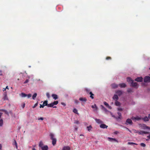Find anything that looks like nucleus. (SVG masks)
<instances>
[{
  "label": "nucleus",
  "mask_w": 150,
  "mask_h": 150,
  "mask_svg": "<svg viewBox=\"0 0 150 150\" xmlns=\"http://www.w3.org/2000/svg\"><path fill=\"white\" fill-rule=\"evenodd\" d=\"M51 139L52 140V144L53 145H54L56 143L57 140L55 138H54V135L52 133H51L50 134Z\"/></svg>",
  "instance_id": "f257e3e1"
},
{
  "label": "nucleus",
  "mask_w": 150,
  "mask_h": 150,
  "mask_svg": "<svg viewBox=\"0 0 150 150\" xmlns=\"http://www.w3.org/2000/svg\"><path fill=\"white\" fill-rule=\"evenodd\" d=\"M144 81L145 82H150V77L149 76H146L144 78Z\"/></svg>",
  "instance_id": "f03ea898"
},
{
  "label": "nucleus",
  "mask_w": 150,
  "mask_h": 150,
  "mask_svg": "<svg viewBox=\"0 0 150 150\" xmlns=\"http://www.w3.org/2000/svg\"><path fill=\"white\" fill-rule=\"evenodd\" d=\"M108 141H109L110 142H112L113 141H114L115 142H116L117 143L118 142V141L116 139H115V138H113L109 137L108 138Z\"/></svg>",
  "instance_id": "7ed1b4c3"
},
{
  "label": "nucleus",
  "mask_w": 150,
  "mask_h": 150,
  "mask_svg": "<svg viewBox=\"0 0 150 150\" xmlns=\"http://www.w3.org/2000/svg\"><path fill=\"white\" fill-rule=\"evenodd\" d=\"M125 123L127 125L129 124L130 125H132V122L131 119H128L127 120Z\"/></svg>",
  "instance_id": "20e7f679"
},
{
  "label": "nucleus",
  "mask_w": 150,
  "mask_h": 150,
  "mask_svg": "<svg viewBox=\"0 0 150 150\" xmlns=\"http://www.w3.org/2000/svg\"><path fill=\"white\" fill-rule=\"evenodd\" d=\"M131 119L132 120H139L142 119V117L137 116L136 117H131Z\"/></svg>",
  "instance_id": "39448f33"
},
{
  "label": "nucleus",
  "mask_w": 150,
  "mask_h": 150,
  "mask_svg": "<svg viewBox=\"0 0 150 150\" xmlns=\"http://www.w3.org/2000/svg\"><path fill=\"white\" fill-rule=\"evenodd\" d=\"M131 86L133 87L136 88H137V83L136 82H134L133 81H132Z\"/></svg>",
  "instance_id": "423d86ee"
},
{
  "label": "nucleus",
  "mask_w": 150,
  "mask_h": 150,
  "mask_svg": "<svg viewBox=\"0 0 150 150\" xmlns=\"http://www.w3.org/2000/svg\"><path fill=\"white\" fill-rule=\"evenodd\" d=\"M48 101L47 100H46L44 101L43 103V104L42 105L40 104V108H43V107L45 106H46V104H47Z\"/></svg>",
  "instance_id": "0eeeda50"
},
{
  "label": "nucleus",
  "mask_w": 150,
  "mask_h": 150,
  "mask_svg": "<svg viewBox=\"0 0 150 150\" xmlns=\"http://www.w3.org/2000/svg\"><path fill=\"white\" fill-rule=\"evenodd\" d=\"M142 128V129H150V127L146 126L145 125L143 124L141 126Z\"/></svg>",
  "instance_id": "6e6552de"
},
{
  "label": "nucleus",
  "mask_w": 150,
  "mask_h": 150,
  "mask_svg": "<svg viewBox=\"0 0 150 150\" xmlns=\"http://www.w3.org/2000/svg\"><path fill=\"white\" fill-rule=\"evenodd\" d=\"M143 78L141 77H138L135 79V80L138 82H142L143 81Z\"/></svg>",
  "instance_id": "1a4fd4ad"
},
{
  "label": "nucleus",
  "mask_w": 150,
  "mask_h": 150,
  "mask_svg": "<svg viewBox=\"0 0 150 150\" xmlns=\"http://www.w3.org/2000/svg\"><path fill=\"white\" fill-rule=\"evenodd\" d=\"M79 100L82 102H85L87 100V99L85 98H79Z\"/></svg>",
  "instance_id": "9d476101"
},
{
  "label": "nucleus",
  "mask_w": 150,
  "mask_h": 150,
  "mask_svg": "<svg viewBox=\"0 0 150 150\" xmlns=\"http://www.w3.org/2000/svg\"><path fill=\"white\" fill-rule=\"evenodd\" d=\"M100 128H102L105 129L107 128L108 127V126H107L105 124H102L100 125Z\"/></svg>",
  "instance_id": "9b49d317"
},
{
  "label": "nucleus",
  "mask_w": 150,
  "mask_h": 150,
  "mask_svg": "<svg viewBox=\"0 0 150 150\" xmlns=\"http://www.w3.org/2000/svg\"><path fill=\"white\" fill-rule=\"evenodd\" d=\"M119 85L121 88H125L126 86V84L124 83H120Z\"/></svg>",
  "instance_id": "f8f14e48"
},
{
  "label": "nucleus",
  "mask_w": 150,
  "mask_h": 150,
  "mask_svg": "<svg viewBox=\"0 0 150 150\" xmlns=\"http://www.w3.org/2000/svg\"><path fill=\"white\" fill-rule=\"evenodd\" d=\"M112 98L113 100H115V101H117L118 99V97L117 95L115 94L113 96Z\"/></svg>",
  "instance_id": "ddd939ff"
},
{
  "label": "nucleus",
  "mask_w": 150,
  "mask_h": 150,
  "mask_svg": "<svg viewBox=\"0 0 150 150\" xmlns=\"http://www.w3.org/2000/svg\"><path fill=\"white\" fill-rule=\"evenodd\" d=\"M116 93L120 96L122 94V92L121 91L118 90L116 92Z\"/></svg>",
  "instance_id": "4468645a"
},
{
  "label": "nucleus",
  "mask_w": 150,
  "mask_h": 150,
  "mask_svg": "<svg viewBox=\"0 0 150 150\" xmlns=\"http://www.w3.org/2000/svg\"><path fill=\"white\" fill-rule=\"evenodd\" d=\"M142 119L145 122L148 121L149 120L148 117L147 116H145L144 117L142 118Z\"/></svg>",
  "instance_id": "2eb2a0df"
},
{
  "label": "nucleus",
  "mask_w": 150,
  "mask_h": 150,
  "mask_svg": "<svg viewBox=\"0 0 150 150\" xmlns=\"http://www.w3.org/2000/svg\"><path fill=\"white\" fill-rule=\"evenodd\" d=\"M70 147L68 146H64L62 150H70Z\"/></svg>",
  "instance_id": "dca6fc26"
},
{
  "label": "nucleus",
  "mask_w": 150,
  "mask_h": 150,
  "mask_svg": "<svg viewBox=\"0 0 150 150\" xmlns=\"http://www.w3.org/2000/svg\"><path fill=\"white\" fill-rule=\"evenodd\" d=\"M111 86L113 88H115L118 87V85L115 83H113L111 85Z\"/></svg>",
  "instance_id": "f3484780"
},
{
  "label": "nucleus",
  "mask_w": 150,
  "mask_h": 150,
  "mask_svg": "<svg viewBox=\"0 0 150 150\" xmlns=\"http://www.w3.org/2000/svg\"><path fill=\"white\" fill-rule=\"evenodd\" d=\"M103 103L107 107H108L110 109L111 108V107L110 106L109 104L106 102H104Z\"/></svg>",
  "instance_id": "a211bd4d"
},
{
  "label": "nucleus",
  "mask_w": 150,
  "mask_h": 150,
  "mask_svg": "<svg viewBox=\"0 0 150 150\" xmlns=\"http://www.w3.org/2000/svg\"><path fill=\"white\" fill-rule=\"evenodd\" d=\"M95 120L96 122L98 124H101L103 123V122L100 119L96 118L95 119Z\"/></svg>",
  "instance_id": "6ab92c4d"
},
{
  "label": "nucleus",
  "mask_w": 150,
  "mask_h": 150,
  "mask_svg": "<svg viewBox=\"0 0 150 150\" xmlns=\"http://www.w3.org/2000/svg\"><path fill=\"white\" fill-rule=\"evenodd\" d=\"M52 96L53 98V99H54L55 100H56L57 99V96L54 94H53L52 95Z\"/></svg>",
  "instance_id": "aec40b11"
},
{
  "label": "nucleus",
  "mask_w": 150,
  "mask_h": 150,
  "mask_svg": "<svg viewBox=\"0 0 150 150\" xmlns=\"http://www.w3.org/2000/svg\"><path fill=\"white\" fill-rule=\"evenodd\" d=\"M42 150H47L48 149V147L47 145L43 146L41 148Z\"/></svg>",
  "instance_id": "412c9836"
},
{
  "label": "nucleus",
  "mask_w": 150,
  "mask_h": 150,
  "mask_svg": "<svg viewBox=\"0 0 150 150\" xmlns=\"http://www.w3.org/2000/svg\"><path fill=\"white\" fill-rule=\"evenodd\" d=\"M46 106H47V107H53L54 106L52 103H51L49 104H48L47 103V104H46Z\"/></svg>",
  "instance_id": "4be33fe9"
},
{
  "label": "nucleus",
  "mask_w": 150,
  "mask_h": 150,
  "mask_svg": "<svg viewBox=\"0 0 150 150\" xmlns=\"http://www.w3.org/2000/svg\"><path fill=\"white\" fill-rule=\"evenodd\" d=\"M89 94L90 95V97L92 99L94 98V94H93L91 92H89Z\"/></svg>",
  "instance_id": "5701e85b"
},
{
  "label": "nucleus",
  "mask_w": 150,
  "mask_h": 150,
  "mask_svg": "<svg viewBox=\"0 0 150 150\" xmlns=\"http://www.w3.org/2000/svg\"><path fill=\"white\" fill-rule=\"evenodd\" d=\"M39 146L41 148L44 146L43 143L42 141H41L40 142Z\"/></svg>",
  "instance_id": "b1692460"
},
{
  "label": "nucleus",
  "mask_w": 150,
  "mask_h": 150,
  "mask_svg": "<svg viewBox=\"0 0 150 150\" xmlns=\"http://www.w3.org/2000/svg\"><path fill=\"white\" fill-rule=\"evenodd\" d=\"M21 96L22 97H25L27 96V94L23 93H21Z\"/></svg>",
  "instance_id": "393cba45"
},
{
  "label": "nucleus",
  "mask_w": 150,
  "mask_h": 150,
  "mask_svg": "<svg viewBox=\"0 0 150 150\" xmlns=\"http://www.w3.org/2000/svg\"><path fill=\"white\" fill-rule=\"evenodd\" d=\"M115 105L117 106H120V103L117 100L115 101Z\"/></svg>",
  "instance_id": "a878e982"
},
{
  "label": "nucleus",
  "mask_w": 150,
  "mask_h": 150,
  "mask_svg": "<svg viewBox=\"0 0 150 150\" xmlns=\"http://www.w3.org/2000/svg\"><path fill=\"white\" fill-rule=\"evenodd\" d=\"M92 128V127L91 125H90L89 126H87V128L88 131L90 132L91 130V129Z\"/></svg>",
  "instance_id": "bb28decb"
},
{
  "label": "nucleus",
  "mask_w": 150,
  "mask_h": 150,
  "mask_svg": "<svg viewBox=\"0 0 150 150\" xmlns=\"http://www.w3.org/2000/svg\"><path fill=\"white\" fill-rule=\"evenodd\" d=\"M133 81L132 80H131V79L130 77H127V81L129 82L132 83V81Z\"/></svg>",
  "instance_id": "cd10ccee"
},
{
  "label": "nucleus",
  "mask_w": 150,
  "mask_h": 150,
  "mask_svg": "<svg viewBox=\"0 0 150 150\" xmlns=\"http://www.w3.org/2000/svg\"><path fill=\"white\" fill-rule=\"evenodd\" d=\"M37 95V94L36 93H35L33 96L32 98L34 100L35 98L36 97Z\"/></svg>",
  "instance_id": "c85d7f7f"
},
{
  "label": "nucleus",
  "mask_w": 150,
  "mask_h": 150,
  "mask_svg": "<svg viewBox=\"0 0 150 150\" xmlns=\"http://www.w3.org/2000/svg\"><path fill=\"white\" fill-rule=\"evenodd\" d=\"M91 108H96V110H97L98 109V108L96 106V104H94V105H92Z\"/></svg>",
  "instance_id": "c756f323"
},
{
  "label": "nucleus",
  "mask_w": 150,
  "mask_h": 150,
  "mask_svg": "<svg viewBox=\"0 0 150 150\" xmlns=\"http://www.w3.org/2000/svg\"><path fill=\"white\" fill-rule=\"evenodd\" d=\"M3 123V120L2 119H1L0 120V126H2Z\"/></svg>",
  "instance_id": "7c9ffc66"
},
{
  "label": "nucleus",
  "mask_w": 150,
  "mask_h": 150,
  "mask_svg": "<svg viewBox=\"0 0 150 150\" xmlns=\"http://www.w3.org/2000/svg\"><path fill=\"white\" fill-rule=\"evenodd\" d=\"M4 100H8V97H7V95L6 94H5L4 95Z\"/></svg>",
  "instance_id": "2f4dec72"
},
{
  "label": "nucleus",
  "mask_w": 150,
  "mask_h": 150,
  "mask_svg": "<svg viewBox=\"0 0 150 150\" xmlns=\"http://www.w3.org/2000/svg\"><path fill=\"white\" fill-rule=\"evenodd\" d=\"M73 112L76 114H78V111L77 109L76 108H74L73 110Z\"/></svg>",
  "instance_id": "473e14b6"
},
{
  "label": "nucleus",
  "mask_w": 150,
  "mask_h": 150,
  "mask_svg": "<svg viewBox=\"0 0 150 150\" xmlns=\"http://www.w3.org/2000/svg\"><path fill=\"white\" fill-rule=\"evenodd\" d=\"M127 92L128 93H131L133 92L132 89L131 88H129L127 90Z\"/></svg>",
  "instance_id": "72a5a7b5"
},
{
  "label": "nucleus",
  "mask_w": 150,
  "mask_h": 150,
  "mask_svg": "<svg viewBox=\"0 0 150 150\" xmlns=\"http://www.w3.org/2000/svg\"><path fill=\"white\" fill-rule=\"evenodd\" d=\"M58 101H54L53 103H52L53 105H57L58 104Z\"/></svg>",
  "instance_id": "f704fd0d"
},
{
  "label": "nucleus",
  "mask_w": 150,
  "mask_h": 150,
  "mask_svg": "<svg viewBox=\"0 0 150 150\" xmlns=\"http://www.w3.org/2000/svg\"><path fill=\"white\" fill-rule=\"evenodd\" d=\"M140 145L141 146L143 147H145L146 146V144H144V143H141L140 144Z\"/></svg>",
  "instance_id": "c9c22d12"
},
{
  "label": "nucleus",
  "mask_w": 150,
  "mask_h": 150,
  "mask_svg": "<svg viewBox=\"0 0 150 150\" xmlns=\"http://www.w3.org/2000/svg\"><path fill=\"white\" fill-rule=\"evenodd\" d=\"M117 114L119 116L118 118L120 119V117H121V113L120 112H118Z\"/></svg>",
  "instance_id": "e433bc0d"
},
{
  "label": "nucleus",
  "mask_w": 150,
  "mask_h": 150,
  "mask_svg": "<svg viewBox=\"0 0 150 150\" xmlns=\"http://www.w3.org/2000/svg\"><path fill=\"white\" fill-rule=\"evenodd\" d=\"M138 134H144V131H141L138 132Z\"/></svg>",
  "instance_id": "4c0bfd02"
},
{
  "label": "nucleus",
  "mask_w": 150,
  "mask_h": 150,
  "mask_svg": "<svg viewBox=\"0 0 150 150\" xmlns=\"http://www.w3.org/2000/svg\"><path fill=\"white\" fill-rule=\"evenodd\" d=\"M128 144H130V145H132V144L137 145V144H136L134 143V142H128Z\"/></svg>",
  "instance_id": "58836bf2"
},
{
  "label": "nucleus",
  "mask_w": 150,
  "mask_h": 150,
  "mask_svg": "<svg viewBox=\"0 0 150 150\" xmlns=\"http://www.w3.org/2000/svg\"><path fill=\"white\" fill-rule=\"evenodd\" d=\"M38 105V102H37L36 103H35V104L34 106H33V108H35Z\"/></svg>",
  "instance_id": "ea45409f"
},
{
  "label": "nucleus",
  "mask_w": 150,
  "mask_h": 150,
  "mask_svg": "<svg viewBox=\"0 0 150 150\" xmlns=\"http://www.w3.org/2000/svg\"><path fill=\"white\" fill-rule=\"evenodd\" d=\"M46 96L48 98H49L50 97V95L48 93H47L46 94Z\"/></svg>",
  "instance_id": "a19ab883"
},
{
  "label": "nucleus",
  "mask_w": 150,
  "mask_h": 150,
  "mask_svg": "<svg viewBox=\"0 0 150 150\" xmlns=\"http://www.w3.org/2000/svg\"><path fill=\"white\" fill-rule=\"evenodd\" d=\"M31 94H29L28 95H27V97L28 98H29L30 97H31Z\"/></svg>",
  "instance_id": "79ce46f5"
},
{
  "label": "nucleus",
  "mask_w": 150,
  "mask_h": 150,
  "mask_svg": "<svg viewBox=\"0 0 150 150\" xmlns=\"http://www.w3.org/2000/svg\"><path fill=\"white\" fill-rule=\"evenodd\" d=\"M111 59V58L110 57H107L106 58V60Z\"/></svg>",
  "instance_id": "37998d69"
},
{
  "label": "nucleus",
  "mask_w": 150,
  "mask_h": 150,
  "mask_svg": "<svg viewBox=\"0 0 150 150\" xmlns=\"http://www.w3.org/2000/svg\"><path fill=\"white\" fill-rule=\"evenodd\" d=\"M29 81V80L28 79H26L25 81L24 82V84H25L28 83Z\"/></svg>",
  "instance_id": "c03bdc74"
},
{
  "label": "nucleus",
  "mask_w": 150,
  "mask_h": 150,
  "mask_svg": "<svg viewBox=\"0 0 150 150\" xmlns=\"http://www.w3.org/2000/svg\"><path fill=\"white\" fill-rule=\"evenodd\" d=\"M101 106L103 109L104 110H106V109L103 105H101Z\"/></svg>",
  "instance_id": "a18cd8bd"
},
{
  "label": "nucleus",
  "mask_w": 150,
  "mask_h": 150,
  "mask_svg": "<svg viewBox=\"0 0 150 150\" xmlns=\"http://www.w3.org/2000/svg\"><path fill=\"white\" fill-rule=\"evenodd\" d=\"M74 123L76 124H79V122L78 121V120H76L75 121V122Z\"/></svg>",
  "instance_id": "49530a36"
},
{
  "label": "nucleus",
  "mask_w": 150,
  "mask_h": 150,
  "mask_svg": "<svg viewBox=\"0 0 150 150\" xmlns=\"http://www.w3.org/2000/svg\"><path fill=\"white\" fill-rule=\"evenodd\" d=\"M43 119H44L42 117H40L38 118V120H43Z\"/></svg>",
  "instance_id": "de8ad7c7"
},
{
  "label": "nucleus",
  "mask_w": 150,
  "mask_h": 150,
  "mask_svg": "<svg viewBox=\"0 0 150 150\" xmlns=\"http://www.w3.org/2000/svg\"><path fill=\"white\" fill-rule=\"evenodd\" d=\"M149 133V132H145L144 131V134H148Z\"/></svg>",
  "instance_id": "09e8293b"
},
{
  "label": "nucleus",
  "mask_w": 150,
  "mask_h": 150,
  "mask_svg": "<svg viewBox=\"0 0 150 150\" xmlns=\"http://www.w3.org/2000/svg\"><path fill=\"white\" fill-rule=\"evenodd\" d=\"M85 90H86V92L87 93H89V90H88V89H85Z\"/></svg>",
  "instance_id": "8fccbe9b"
},
{
  "label": "nucleus",
  "mask_w": 150,
  "mask_h": 150,
  "mask_svg": "<svg viewBox=\"0 0 150 150\" xmlns=\"http://www.w3.org/2000/svg\"><path fill=\"white\" fill-rule=\"evenodd\" d=\"M75 102L77 104H78L79 103L78 101L77 100H75Z\"/></svg>",
  "instance_id": "3c124183"
},
{
  "label": "nucleus",
  "mask_w": 150,
  "mask_h": 150,
  "mask_svg": "<svg viewBox=\"0 0 150 150\" xmlns=\"http://www.w3.org/2000/svg\"><path fill=\"white\" fill-rule=\"evenodd\" d=\"M14 144H15V145H16L17 144V142H16V140H14Z\"/></svg>",
  "instance_id": "603ef678"
},
{
  "label": "nucleus",
  "mask_w": 150,
  "mask_h": 150,
  "mask_svg": "<svg viewBox=\"0 0 150 150\" xmlns=\"http://www.w3.org/2000/svg\"><path fill=\"white\" fill-rule=\"evenodd\" d=\"M61 104L62 105H63L64 106H65L66 105V104L64 103H62Z\"/></svg>",
  "instance_id": "864d4df0"
},
{
  "label": "nucleus",
  "mask_w": 150,
  "mask_h": 150,
  "mask_svg": "<svg viewBox=\"0 0 150 150\" xmlns=\"http://www.w3.org/2000/svg\"><path fill=\"white\" fill-rule=\"evenodd\" d=\"M4 112H5V113L6 114H8V112L7 111V110H5L4 111Z\"/></svg>",
  "instance_id": "5fc2aeb1"
},
{
  "label": "nucleus",
  "mask_w": 150,
  "mask_h": 150,
  "mask_svg": "<svg viewBox=\"0 0 150 150\" xmlns=\"http://www.w3.org/2000/svg\"><path fill=\"white\" fill-rule=\"evenodd\" d=\"M2 71L0 70V76H2V75H3V74L2 73Z\"/></svg>",
  "instance_id": "6e6d98bb"
},
{
  "label": "nucleus",
  "mask_w": 150,
  "mask_h": 150,
  "mask_svg": "<svg viewBox=\"0 0 150 150\" xmlns=\"http://www.w3.org/2000/svg\"><path fill=\"white\" fill-rule=\"evenodd\" d=\"M5 110L3 109H0V111L4 112Z\"/></svg>",
  "instance_id": "4d7b16f0"
},
{
  "label": "nucleus",
  "mask_w": 150,
  "mask_h": 150,
  "mask_svg": "<svg viewBox=\"0 0 150 150\" xmlns=\"http://www.w3.org/2000/svg\"><path fill=\"white\" fill-rule=\"evenodd\" d=\"M118 110L119 111H122V108H118Z\"/></svg>",
  "instance_id": "13d9d810"
},
{
  "label": "nucleus",
  "mask_w": 150,
  "mask_h": 150,
  "mask_svg": "<svg viewBox=\"0 0 150 150\" xmlns=\"http://www.w3.org/2000/svg\"><path fill=\"white\" fill-rule=\"evenodd\" d=\"M147 138L148 139H150V134L149 135L147 136Z\"/></svg>",
  "instance_id": "bf43d9fd"
},
{
  "label": "nucleus",
  "mask_w": 150,
  "mask_h": 150,
  "mask_svg": "<svg viewBox=\"0 0 150 150\" xmlns=\"http://www.w3.org/2000/svg\"><path fill=\"white\" fill-rule=\"evenodd\" d=\"M2 113L0 112V118H1V115H2Z\"/></svg>",
  "instance_id": "052dcab7"
},
{
  "label": "nucleus",
  "mask_w": 150,
  "mask_h": 150,
  "mask_svg": "<svg viewBox=\"0 0 150 150\" xmlns=\"http://www.w3.org/2000/svg\"><path fill=\"white\" fill-rule=\"evenodd\" d=\"M114 133L115 134H117L118 133V132L117 131H115Z\"/></svg>",
  "instance_id": "680f3d73"
},
{
  "label": "nucleus",
  "mask_w": 150,
  "mask_h": 150,
  "mask_svg": "<svg viewBox=\"0 0 150 150\" xmlns=\"http://www.w3.org/2000/svg\"><path fill=\"white\" fill-rule=\"evenodd\" d=\"M2 149V146L1 144H0V149L1 150Z\"/></svg>",
  "instance_id": "e2e57ef3"
},
{
  "label": "nucleus",
  "mask_w": 150,
  "mask_h": 150,
  "mask_svg": "<svg viewBox=\"0 0 150 150\" xmlns=\"http://www.w3.org/2000/svg\"><path fill=\"white\" fill-rule=\"evenodd\" d=\"M25 103H24L23 104V106H22L23 108L25 107Z\"/></svg>",
  "instance_id": "0e129e2a"
},
{
  "label": "nucleus",
  "mask_w": 150,
  "mask_h": 150,
  "mask_svg": "<svg viewBox=\"0 0 150 150\" xmlns=\"http://www.w3.org/2000/svg\"><path fill=\"white\" fill-rule=\"evenodd\" d=\"M148 117L149 119H150V114L148 115Z\"/></svg>",
  "instance_id": "69168bd1"
},
{
  "label": "nucleus",
  "mask_w": 150,
  "mask_h": 150,
  "mask_svg": "<svg viewBox=\"0 0 150 150\" xmlns=\"http://www.w3.org/2000/svg\"><path fill=\"white\" fill-rule=\"evenodd\" d=\"M16 148L17 149H18V146H17V144L16 145Z\"/></svg>",
  "instance_id": "338daca9"
},
{
  "label": "nucleus",
  "mask_w": 150,
  "mask_h": 150,
  "mask_svg": "<svg viewBox=\"0 0 150 150\" xmlns=\"http://www.w3.org/2000/svg\"><path fill=\"white\" fill-rule=\"evenodd\" d=\"M32 150H36L35 148H33Z\"/></svg>",
  "instance_id": "774afa93"
}]
</instances>
